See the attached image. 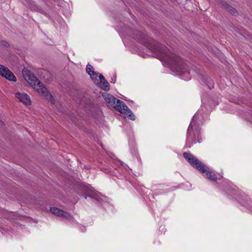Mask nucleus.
I'll use <instances>...</instances> for the list:
<instances>
[{"mask_svg":"<svg viewBox=\"0 0 252 252\" xmlns=\"http://www.w3.org/2000/svg\"><path fill=\"white\" fill-rule=\"evenodd\" d=\"M22 74L25 80L37 93L49 100L51 103H55V99L53 96L32 72L24 68L22 71Z\"/></svg>","mask_w":252,"mask_h":252,"instance_id":"f257e3e1","label":"nucleus"},{"mask_svg":"<svg viewBox=\"0 0 252 252\" xmlns=\"http://www.w3.org/2000/svg\"><path fill=\"white\" fill-rule=\"evenodd\" d=\"M154 52H158L156 55L157 58L167 63L171 67L173 68L175 66L178 71H181L184 73L181 64L182 60L179 57L171 53V52L167 50L166 49L159 48L158 49L157 51H155Z\"/></svg>","mask_w":252,"mask_h":252,"instance_id":"f03ea898","label":"nucleus"},{"mask_svg":"<svg viewBox=\"0 0 252 252\" xmlns=\"http://www.w3.org/2000/svg\"><path fill=\"white\" fill-rule=\"evenodd\" d=\"M184 157L192 166L196 168L200 172L205 173L206 177L212 181L217 180V177L215 174L209 170V168L199 161L194 156L188 153L183 154Z\"/></svg>","mask_w":252,"mask_h":252,"instance_id":"7ed1b4c3","label":"nucleus"},{"mask_svg":"<svg viewBox=\"0 0 252 252\" xmlns=\"http://www.w3.org/2000/svg\"><path fill=\"white\" fill-rule=\"evenodd\" d=\"M114 108L121 113L126 115L129 119L132 121L135 120V118L134 114L123 101L117 99Z\"/></svg>","mask_w":252,"mask_h":252,"instance_id":"20e7f679","label":"nucleus"},{"mask_svg":"<svg viewBox=\"0 0 252 252\" xmlns=\"http://www.w3.org/2000/svg\"><path fill=\"white\" fill-rule=\"evenodd\" d=\"M0 75L10 81L16 82L17 79L14 74L6 67L0 64Z\"/></svg>","mask_w":252,"mask_h":252,"instance_id":"39448f33","label":"nucleus"},{"mask_svg":"<svg viewBox=\"0 0 252 252\" xmlns=\"http://www.w3.org/2000/svg\"><path fill=\"white\" fill-rule=\"evenodd\" d=\"M15 96L20 102L26 105H30L32 103V101L30 96L25 93L19 92H16L15 94Z\"/></svg>","mask_w":252,"mask_h":252,"instance_id":"423d86ee","label":"nucleus"},{"mask_svg":"<svg viewBox=\"0 0 252 252\" xmlns=\"http://www.w3.org/2000/svg\"><path fill=\"white\" fill-rule=\"evenodd\" d=\"M50 211L55 216L66 220H70L72 218L69 214L56 207H51Z\"/></svg>","mask_w":252,"mask_h":252,"instance_id":"0eeeda50","label":"nucleus"},{"mask_svg":"<svg viewBox=\"0 0 252 252\" xmlns=\"http://www.w3.org/2000/svg\"><path fill=\"white\" fill-rule=\"evenodd\" d=\"M102 96L103 98L105 99L106 102L110 104V105L115 107L116 104V101L117 99H116L113 96L108 94V93H104L102 94Z\"/></svg>","mask_w":252,"mask_h":252,"instance_id":"6e6552de","label":"nucleus"},{"mask_svg":"<svg viewBox=\"0 0 252 252\" xmlns=\"http://www.w3.org/2000/svg\"><path fill=\"white\" fill-rule=\"evenodd\" d=\"M86 71L90 75L93 80H95L97 79V73L94 71L93 67L91 64H88L87 65Z\"/></svg>","mask_w":252,"mask_h":252,"instance_id":"1a4fd4ad","label":"nucleus"},{"mask_svg":"<svg viewBox=\"0 0 252 252\" xmlns=\"http://www.w3.org/2000/svg\"><path fill=\"white\" fill-rule=\"evenodd\" d=\"M100 83V87L104 90L107 91L109 90V86L108 82L105 80L104 76L102 74H99L98 76Z\"/></svg>","mask_w":252,"mask_h":252,"instance_id":"9d476101","label":"nucleus"},{"mask_svg":"<svg viewBox=\"0 0 252 252\" xmlns=\"http://www.w3.org/2000/svg\"><path fill=\"white\" fill-rule=\"evenodd\" d=\"M23 3L32 10H37V7L31 0H22Z\"/></svg>","mask_w":252,"mask_h":252,"instance_id":"9b49d317","label":"nucleus"},{"mask_svg":"<svg viewBox=\"0 0 252 252\" xmlns=\"http://www.w3.org/2000/svg\"><path fill=\"white\" fill-rule=\"evenodd\" d=\"M224 8H225L228 11H229L231 13H234L235 12V9L232 7L231 6L227 4H224L223 5Z\"/></svg>","mask_w":252,"mask_h":252,"instance_id":"f8f14e48","label":"nucleus"},{"mask_svg":"<svg viewBox=\"0 0 252 252\" xmlns=\"http://www.w3.org/2000/svg\"><path fill=\"white\" fill-rule=\"evenodd\" d=\"M194 125H195L194 122L193 120H192L191 122V123L188 127V138H189L190 131L192 130V129H193V126Z\"/></svg>","mask_w":252,"mask_h":252,"instance_id":"ddd939ff","label":"nucleus"},{"mask_svg":"<svg viewBox=\"0 0 252 252\" xmlns=\"http://www.w3.org/2000/svg\"><path fill=\"white\" fill-rule=\"evenodd\" d=\"M3 45L4 46H6V47H8V43H7V42H5V41H3Z\"/></svg>","mask_w":252,"mask_h":252,"instance_id":"4468645a","label":"nucleus"},{"mask_svg":"<svg viewBox=\"0 0 252 252\" xmlns=\"http://www.w3.org/2000/svg\"><path fill=\"white\" fill-rule=\"evenodd\" d=\"M143 44H146V42L144 41H143L142 40H141L140 41Z\"/></svg>","mask_w":252,"mask_h":252,"instance_id":"2eb2a0df","label":"nucleus"},{"mask_svg":"<svg viewBox=\"0 0 252 252\" xmlns=\"http://www.w3.org/2000/svg\"><path fill=\"white\" fill-rule=\"evenodd\" d=\"M2 123H2V122L0 120V124H2Z\"/></svg>","mask_w":252,"mask_h":252,"instance_id":"dca6fc26","label":"nucleus"},{"mask_svg":"<svg viewBox=\"0 0 252 252\" xmlns=\"http://www.w3.org/2000/svg\"><path fill=\"white\" fill-rule=\"evenodd\" d=\"M84 197H85V198L86 199V198H87V195H85Z\"/></svg>","mask_w":252,"mask_h":252,"instance_id":"f3484780","label":"nucleus"},{"mask_svg":"<svg viewBox=\"0 0 252 252\" xmlns=\"http://www.w3.org/2000/svg\"><path fill=\"white\" fill-rule=\"evenodd\" d=\"M196 115H195V116H194V117H193V119H194V118H195V117H196Z\"/></svg>","mask_w":252,"mask_h":252,"instance_id":"a211bd4d","label":"nucleus"}]
</instances>
